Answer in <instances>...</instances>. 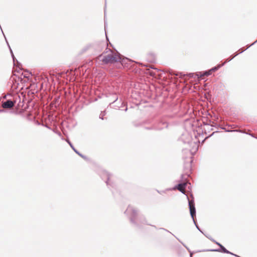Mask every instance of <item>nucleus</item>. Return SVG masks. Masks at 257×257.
I'll return each instance as SVG.
<instances>
[{
	"instance_id": "f257e3e1",
	"label": "nucleus",
	"mask_w": 257,
	"mask_h": 257,
	"mask_svg": "<svg viewBox=\"0 0 257 257\" xmlns=\"http://www.w3.org/2000/svg\"><path fill=\"white\" fill-rule=\"evenodd\" d=\"M97 59L103 64H115L117 68L122 66V56L117 52L109 50L108 52L103 53L97 57Z\"/></svg>"
},
{
	"instance_id": "f03ea898",
	"label": "nucleus",
	"mask_w": 257,
	"mask_h": 257,
	"mask_svg": "<svg viewBox=\"0 0 257 257\" xmlns=\"http://www.w3.org/2000/svg\"><path fill=\"white\" fill-rule=\"evenodd\" d=\"M189 205L190 208V214L193 218L195 216L196 211L195 208L194 202L193 200H189Z\"/></svg>"
},
{
	"instance_id": "7ed1b4c3",
	"label": "nucleus",
	"mask_w": 257,
	"mask_h": 257,
	"mask_svg": "<svg viewBox=\"0 0 257 257\" xmlns=\"http://www.w3.org/2000/svg\"><path fill=\"white\" fill-rule=\"evenodd\" d=\"M15 102V101L8 100L6 101L3 102L2 107L5 109L11 108L14 106Z\"/></svg>"
},
{
	"instance_id": "20e7f679",
	"label": "nucleus",
	"mask_w": 257,
	"mask_h": 257,
	"mask_svg": "<svg viewBox=\"0 0 257 257\" xmlns=\"http://www.w3.org/2000/svg\"><path fill=\"white\" fill-rule=\"evenodd\" d=\"M187 185V183H181L178 185L176 188L183 193L185 192V188Z\"/></svg>"
},
{
	"instance_id": "39448f33",
	"label": "nucleus",
	"mask_w": 257,
	"mask_h": 257,
	"mask_svg": "<svg viewBox=\"0 0 257 257\" xmlns=\"http://www.w3.org/2000/svg\"><path fill=\"white\" fill-rule=\"evenodd\" d=\"M217 244H218L220 247L222 252L226 253H231L228 250H227L223 245H222L219 243H217Z\"/></svg>"
},
{
	"instance_id": "423d86ee",
	"label": "nucleus",
	"mask_w": 257,
	"mask_h": 257,
	"mask_svg": "<svg viewBox=\"0 0 257 257\" xmlns=\"http://www.w3.org/2000/svg\"><path fill=\"white\" fill-rule=\"evenodd\" d=\"M216 70H217L216 67L213 68L211 69V70H210L209 71L204 72L203 75L208 76V75L211 74L212 71H214Z\"/></svg>"
}]
</instances>
